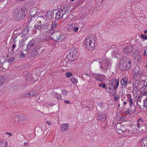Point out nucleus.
Listing matches in <instances>:
<instances>
[{"mask_svg":"<svg viewBox=\"0 0 147 147\" xmlns=\"http://www.w3.org/2000/svg\"><path fill=\"white\" fill-rule=\"evenodd\" d=\"M27 14V11L25 8L19 7L13 9L12 13L13 20L17 21L22 20Z\"/></svg>","mask_w":147,"mask_h":147,"instance_id":"obj_1","label":"nucleus"},{"mask_svg":"<svg viewBox=\"0 0 147 147\" xmlns=\"http://www.w3.org/2000/svg\"><path fill=\"white\" fill-rule=\"evenodd\" d=\"M131 65L130 59L126 57H123L120 60L119 68L121 71L127 70L131 68Z\"/></svg>","mask_w":147,"mask_h":147,"instance_id":"obj_2","label":"nucleus"},{"mask_svg":"<svg viewBox=\"0 0 147 147\" xmlns=\"http://www.w3.org/2000/svg\"><path fill=\"white\" fill-rule=\"evenodd\" d=\"M99 63L101 64L100 68L106 72L107 71L108 67L111 65V62L108 58L105 57L104 59L101 61V62H99Z\"/></svg>","mask_w":147,"mask_h":147,"instance_id":"obj_3","label":"nucleus"},{"mask_svg":"<svg viewBox=\"0 0 147 147\" xmlns=\"http://www.w3.org/2000/svg\"><path fill=\"white\" fill-rule=\"evenodd\" d=\"M77 53V49H76L75 48L72 49L71 52L66 56L67 59L72 61H75Z\"/></svg>","mask_w":147,"mask_h":147,"instance_id":"obj_4","label":"nucleus"},{"mask_svg":"<svg viewBox=\"0 0 147 147\" xmlns=\"http://www.w3.org/2000/svg\"><path fill=\"white\" fill-rule=\"evenodd\" d=\"M86 43V45L85 46L89 50H92L93 49L94 45V43L90 39H86L85 41Z\"/></svg>","mask_w":147,"mask_h":147,"instance_id":"obj_5","label":"nucleus"},{"mask_svg":"<svg viewBox=\"0 0 147 147\" xmlns=\"http://www.w3.org/2000/svg\"><path fill=\"white\" fill-rule=\"evenodd\" d=\"M119 79L113 78L110 80L111 86L114 89H117L119 84Z\"/></svg>","mask_w":147,"mask_h":147,"instance_id":"obj_6","label":"nucleus"},{"mask_svg":"<svg viewBox=\"0 0 147 147\" xmlns=\"http://www.w3.org/2000/svg\"><path fill=\"white\" fill-rule=\"evenodd\" d=\"M93 76L95 78L96 80L99 82H102L105 80L104 75L100 74L92 73Z\"/></svg>","mask_w":147,"mask_h":147,"instance_id":"obj_7","label":"nucleus"},{"mask_svg":"<svg viewBox=\"0 0 147 147\" xmlns=\"http://www.w3.org/2000/svg\"><path fill=\"white\" fill-rule=\"evenodd\" d=\"M31 15L32 16L31 19L32 20V22H34V23H33V24H34V27L35 30H33L32 33L33 34H35L37 33V32L36 30L37 29V26H36L37 24L36 22V21L37 19V18H36L37 15L35 16V14H31Z\"/></svg>","mask_w":147,"mask_h":147,"instance_id":"obj_8","label":"nucleus"},{"mask_svg":"<svg viewBox=\"0 0 147 147\" xmlns=\"http://www.w3.org/2000/svg\"><path fill=\"white\" fill-rule=\"evenodd\" d=\"M36 39H32V40H30L28 43V44L27 45V49L30 50V48L33 46H35L36 45Z\"/></svg>","mask_w":147,"mask_h":147,"instance_id":"obj_9","label":"nucleus"},{"mask_svg":"<svg viewBox=\"0 0 147 147\" xmlns=\"http://www.w3.org/2000/svg\"><path fill=\"white\" fill-rule=\"evenodd\" d=\"M133 47L132 46H126L123 49L124 52L126 54L131 53L133 50Z\"/></svg>","mask_w":147,"mask_h":147,"instance_id":"obj_10","label":"nucleus"},{"mask_svg":"<svg viewBox=\"0 0 147 147\" xmlns=\"http://www.w3.org/2000/svg\"><path fill=\"white\" fill-rule=\"evenodd\" d=\"M3 62L2 63L1 67L3 69H7L9 67V63L7 61V60L5 58V59L3 60Z\"/></svg>","mask_w":147,"mask_h":147,"instance_id":"obj_11","label":"nucleus"},{"mask_svg":"<svg viewBox=\"0 0 147 147\" xmlns=\"http://www.w3.org/2000/svg\"><path fill=\"white\" fill-rule=\"evenodd\" d=\"M24 118V115L23 114H21L15 117V121L21 122Z\"/></svg>","mask_w":147,"mask_h":147,"instance_id":"obj_12","label":"nucleus"},{"mask_svg":"<svg viewBox=\"0 0 147 147\" xmlns=\"http://www.w3.org/2000/svg\"><path fill=\"white\" fill-rule=\"evenodd\" d=\"M112 56L113 58L119 59L120 58V55L119 54L117 49H115L112 53Z\"/></svg>","mask_w":147,"mask_h":147,"instance_id":"obj_13","label":"nucleus"},{"mask_svg":"<svg viewBox=\"0 0 147 147\" xmlns=\"http://www.w3.org/2000/svg\"><path fill=\"white\" fill-rule=\"evenodd\" d=\"M69 125L68 123H65L62 124L60 128V130L62 132L65 131L68 129Z\"/></svg>","mask_w":147,"mask_h":147,"instance_id":"obj_14","label":"nucleus"},{"mask_svg":"<svg viewBox=\"0 0 147 147\" xmlns=\"http://www.w3.org/2000/svg\"><path fill=\"white\" fill-rule=\"evenodd\" d=\"M140 143L142 147H147V136L143 138Z\"/></svg>","mask_w":147,"mask_h":147,"instance_id":"obj_15","label":"nucleus"},{"mask_svg":"<svg viewBox=\"0 0 147 147\" xmlns=\"http://www.w3.org/2000/svg\"><path fill=\"white\" fill-rule=\"evenodd\" d=\"M97 115L98 120H102L103 121L105 120L106 117L105 114L101 113H98Z\"/></svg>","mask_w":147,"mask_h":147,"instance_id":"obj_16","label":"nucleus"},{"mask_svg":"<svg viewBox=\"0 0 147 147\" xmlns=\"http://www.w3.org/2000/svg\"><path fill=\"white\" fill-rule=\"evenodd\" d=\"M65 14V13H62V16H61V14L59 11H58L55 13V19L56 21L59 20L60 18L63 17V16Z\"/></svg>","mask_w":147,"mask_h":147,"instance_id":"obj_17","label":"nucleus"},{"mask_svg":"<svg viewBox=\"0 0 147 147\" xmlns=\"http://www.w3.org/2000/svg\"><path fill=\"white\" fill-rule=\"evenodd\" d=\"M30 55L33 58L37 56V46H35L30 53Z\"/></svg>","mask_w":147,"mask_h":147,"instance_id":"obj_18","label":"nucleus"},{"mask_svg":"<svg viewBox=\"0 0 147 147\" xmlns=\"http://www.w3.org/2000/svg\"><path fill=\"white\" fill-rule=\"evenodd\" d=\"M56 35L57 40H60V41H61L64 38V37L62 38L63 36H62V34H61L59 31H57L56 32Z\"/></svg>","mask_w":147,"mask_h":147,"instance_id":"obj_19","label":"nucleus"},{"mask_svg":"<svg viewBox=\"0 0 147 147\" xmlns=\"http://www.w3.org/2000/svg\"><path fill=\"white\" fill-rule=\"evenodd\" d=\"M140 69L139 66H136L134 69L133 72L136 75H137L139 74Z\"/></svg>","mask_w":147,"mask_h":147,"instance_id":"obj_20","label":"nucleus"},{"mask_svg":"<svg viewBox=\"0 0 147 147\" xmlns=\"http://www.w3.org/2000/svg\"><path fill=\"white\" fill-rule=\"evenodd\" d=\"M53 95L56 98L59 100H60L61 98V95L56 92H54L53 93Z\"/></svg>","mask_w":147,"mask_h":147,"instance_id":"obj_21","label":"nucleus"},{"mask_svg":"<svg viewBox=\"0 0 147 147\" xmlns=\"http://www.w3.org/2000/svg\"><path fill=\"white\" fill-rule=\"evenodd\" d=\"M98 86L100 87H102V88L105 89L106 91H108V90H107V88H106L107 86L106 84L104 82H101V83L99 84Z\"/></svg>","mask_w":147,"mask_h":147,"instance_id":"obj_22","label":"nucleus"},{"mask_svg":"<svg viewBox=\"0 0 147 147\" xmlns=\"http://www.w3.org/2000/svg\"><path fill=\"white\" fill-rule=\"evenodd\" d=\"M57 21L55 20L52 23L51 27V29L52 30H54V29L57 26Z\"/></svg>","mask_w":147,"mask_h":147,"instance_id":"obj_23","label":"nucleus"},{"mask_svg":"<svg viewBox=\"0 0 147 147\" xmlns=\"http://www.w3.org/2000/svg\"><path fill=\"white\" fill-rule=\"evenodd\" d=\"M37 19H38V21H37V22H39V23L41 24V21H43L45 20V18L42 16H38L37 17Z\"/></svg>","mask_w":147,"mask_h":147,"instance_id":"obj_24","label":"nucleus"},{"mask_svg":"<svg viewBox=\"0 0 147 147\" xmlns=\"http://www.w3.org/2000/svg\"><path fill=\"white\" fill-rule=\"evenodd\" d=\"M137 54H136V55L135 57V59L137 60L138 61H139L140 60H141V56L139 52H137Z\"/></svg>","mask_w":147,"mask_h":147,"instance_id":"obj_25","label":"nucleus"},{"mask_svg":"<svg viewBox=\"0 0 147 147\" xmlns=\"http://www.w3.org/2000/svg\"><path fill=\"white\" fill-rule=\"evenodd\" d=\"M71 81L73 84H76L78 82V80L74 77H72L70 79Z\"/></svg>","mask_w":147,"mask_h":147,"instance_id":"obj_26","label":"nucleus"},{"mask_svg":"<svg viewBox=\"0 0 147 147\" xmlns=\"http://www.w3.org/2000/svg\"><path fill=\"white\" fill-rule=\"evenodd\" d=\"M123 83V84L125 85H127L129 83L127 81L128 79L125 78H124L123 77L122 78V79Z\"/></svg>","mask_w":147,"mask_h":147,"instance_id":"obj_27","label":"nucleus"},{"mask_svg":"<svg viewBox=\"0 0 147 147\" xmlns=\"http://www.w3.org/2000/svg\"><path fill=\"white\" fill-rule=\"evenodd\" d=\"M27 93L28 94V95H29L28 96V97H30L31 96H33L34 94H36V92L34 91H31L30 92H27Z\"/></svg>","mask_w":147,"mask_h":147,"instance_id":"obj_28","label":"nucleus"},{"mask_svg":"<svg viewBox=\"0 0 147 147\" xmlns=\"http://www.w3.org/2000/svg\"><path fill=\"white\" fill-rule=\"evenodd\" d=\"M29 32V27L27 26L25 28L23 31V33L24 34H27V33Z\"/></svg>","mask_w":147,"mask_h":147,"instance_id":"obj_29","label":"nucleus"},{"mask_svg":"<svg viewBox=\"0 0 147 147\" xmlns=\"http://www.w3.org/2000/svg\"><path fill=\"white\" fill-rule=\"evenodd\" d=\"M26 78L27 80L29 81L32 80L31 74H30L27 73L26 75Z\"/></svg>","mask_w":147,"mask_h":147,"instance_id":"obj_30","label":"nucleus"},{"mask_svg":"<svg viewBox=\"0 0 147 147\" xmlns=\"http://www.w3.org/2000/svg\"><path fill=\"white\" fill-rule=\"evenodd\" d=\"M61 92L63 95L66 96L68 93V91L66 89H63L61 90Z\"/></svg>","mask_w":147,"mask_h":147,"instance_id":"obj_31","label":"nucleus"},{"mask_svg":"<svg viewBox=\"0 0 147 147\" xmlns=\"http://www.w3.org/2000/svg\"><path fill=\"white\" fill-rule=\"evenodd\" d=\"M7 144L6 142H0V147H7Z\"/></svg>","mask_w":147,"mask_h":147,"instance_id":"obj_32","label":"nucleus"},{"mask_svg":"<svg viewBox=\"0 0 147 147\" xmlns=\"http://www.w3.org/2000/svg\"><path fill=\"white\" fill-rule=\"evenodd\" d=\"M65 75L67 78H69L70 77L72 76L73 74L71 73L68 72L66 73Z\"/></svg>","mask_w":147,"mask_h":147,"instance_id":"obj_33","label":"nucleus"},{"mask_svg":"<svg viewBox=\"0 0 147 147\" xmlns=\"http://www.w3.org/2000/svg\"><path fill=\"white\" fill-rule=\"evenodd\" d=\"M136 82H137L136 84L137 85V86H136V85L135 86V87L136 88V90H137L138 91V87L140 84L139 80H136Z\"/></svg>","mask_w":147,"mask_h":147,"instance_id":"obj_34","label":"nucleus"},{"mask_svg":"<svg viewBox=\"0 0 147 147\" xmlns=\"http://www.w3.org/2000/svg\"><path fill=\"white\" fill-rule=\"evenodd\" d=\"M140 38L142 39H144L145 40L147 39V36L146 35H144L143 34H141Z\"/></svg>","mask_w":147,"mask_h":147,"instance_id":"obj_35","label":"nucleus"},{"mask_svg":"<svg viewBox=\"0 0 147 147\" xmlns=\"http://www.w3.org/2000/svg\"><path fill=\"white\" fill-rule=\"evenodd\" d=\"M144 121V120H142V121H137V125L138 127V128L139 129L140 128V124H142L143 122Z\"/></svg>","mask_w":147,"mask_h":147,"instance_id":"obj_36","label":"nucleus"},{"mask_svg":"<svg viewBox=\"0 0 147 147\" xmlns=\"http://www.w3.org/2000/svg\"><path fill=\"white\" fill-rule=\"evenodd\" d=\"M52 12H53V11H47L46 14V16L48 17V18L50 19L51 14Z\"/></svg>","mask_w":147,"mask_h":147,"instance_id":"obj_37","label":"nucleus"},{"mask_svg":"<svg viewBox=\"0 0 147 147\" xmlns=\"http://www.w3.org/2000/svg\"><path fill=\"white\" fill-rule=\"evenodd\" d=\"M4 80L3 76H0V85L3 84Z\"/></svg>","mask_w":147,"mask_h":147,"instance_id":"obj_38","label":"nucleus"},{"mask_svg":"<svg viewBox=\"0 0 147 147\" xmlns=\"http://www.w3.org/2000/svg\"><path fill=\"white\" fill-rule=\"evenodd\" d=\"M5 59V58L4 57H2L0 58V67H1L2 63L3 62V60Z\"/></svg>","mask_w":147,"mask_h":147,"instance_id":"obj_39","label":"nucleus"},{"mask_svg":"<svg viewBox=\"0 0 147 147\" xmlns=\"http://www.w3.org/2000/svg\"><path fill=\"white\" fill-rule=\"evenodd\" d=\"M44 25L42 24L37 26V29L40 30L44 28Z\"/></svg>","mask_w":147,"mask_h":147,"instance_id":"obj_40","label":"nucleus"},{"mask_svg":"<svg viewBox=\"0 0 147 147\" xmlns=\"http://www.w3.org/2000/svg\"><path fill=\"white\" fill-rule=\"evenodd\" d=\"M130 102V103L129 104V106L131 107L132 105H133V99L132 98H130L128 100Z\"/></svg>","mask_w":147,"mask_h":147,"instance_id":"obj_41","label":"nucleus"},{"mask_svg":"<svg viewBox=\"0 0 147 147\" xmlns=\"http://www.w3.org/2000/svg\"><path fill=\"white\" fill-rule=\"evenodd\" d=\"M15 58L14 57H11L9 58L8 59V61L9 63V62H11L12 61H13L14 60V59Z\"/></svg>","mask_w":147,"mask_h":147,"instance_id":"obj_42","label":"nucleus"},{"mask_svg":"<svg viewBox=\"0 0 147 147\" xmlns=\"http://www.w3.org/2000/svg\"><path fill=\"white\" fill-rule=\"evenodd\" d=\"M24 41L23 39H22L20 41L19 43L20 46L22 47H23L24 46Z\"/></svg>","mask_w":147,"mask_h":147,"instance_id":"obj_43","label":"nucleus"},{"mask_svg":"<svg viewBox=\"0 0 147 147\" xmlns=\"http://www.w3.org/2000/svg\"><path fill=\"white\" fill-rule=\"evenodd\" d=\"M34 9L33 8V9H32L31 10H30V14H35V16H36V14L37 13V11H36V10H35V12L33 13V11H34Z\"/></svg>","mask_w":147,"mask_h":147,"instance_id":"obj_44","label":"nucleus"},{"mask_svg":"<svg viewBox=\"0 0 147 147\" xmlns=\"http://www.w3.org/2000/svg\"><path fill=\"white\" fill-rule=\"evenodd\" d=\"M114 100L115 101H117L119 99L120 97L119 95H117L116 96H115L114 95Z\"/></svg>","mask_w":147,"mask_h":147,"instance_id":"obj_45","label":"nucleus"},{"mask_svg":"<svg viewBox=\"0 0 147 147\" xmlns=\"http://www.w3.org/2000/svg\"><path fill=\"white\" fill-rule=\"evenodd\" d=\"M53 11V12L51 13V14L50 19H52L54 17V11Z\"/></svg>","mask_w":147,"mask_h":147,"instance_id":"obj_46","label":"nucleus"},{"mask_svg":"<svg viewBox=\"0 0 147 147\" xmlns=\"http://www.w3.org/2000/svg\"><path fill=\"white\" fill-rule=\"evenodd\" d=\"M78 29H79V28L78 27H75V28H74L73 31V32H76L78 31Z\"/></svg>","mask_w":147,"mask_h":147,"instance_id":"obj_47","label":"nucleus"},{"mask_svg":"<svg viewBox=\"0 0 147 147\" xmlns=\"http://www.w3.org/2000/svg\"><path fill=\"white\" fill-rule=\"evenodd\" d=\"M147 88L146 87V86H145V85H144L141 88V91L142 90H146V88Z\"/></svg>","mask_w":147,"mask_h":147,"instance_id":"obj_48","label":"nucleus"},{"mask_svg":"<svg viewBox=\"0 0 147 147\" xmlns=\"http://www.w3.org/2000/svg\"><path fill=\"white\" fill-rule=\"evenodd\" d=\"M103 102H99L98 104V105L99 106L100 108L102 107L103 105Z\"/></svg>","mask_w":147,"mask_h":147,"instance_id":"obj_49","label":"nucleus"},{"mask_svg":"<svg viewBox=\"0 0 147 147\" xmlns=\"http://www.w3.org/2000/svg\"><path fill=\"white\" fill-rule=\"evenodd\" d=\"M22 39H23L24 40V41L27 39V37H26V36L25 35H22Z\"/></svg>","mask_w":147,"mask_h":147,"instance_id":"obj_50","label":"nucleus"},{"mask_svg":"<svg viewBox=\"0 0 147 147\" xmlns=\"http://www.w3.org/2000/svg\"><path fill=\"white\" fill-rule=\"evenodd\" d=\"M28 94L27 93V92H26L24 94H23L22 96L23 97H26L28 96H29V94L28 95Z\"/></svg>","mask_w":147,"mask_h":147,"instance_id":"obj_51","label":"nucleus"},{"mask_svg":"<svg viewBox=\"0 0 147 147\" xmlns=\"http://www.w3.org/2000/svg\"><path fill=\"white\" fill-rule=\"evenodd\" d=\"M20 56L21 57V58H24L25 57V55L23 53H21L20 54Z\"/></svg>","mask_w":147,"mask_h":147,"instance_id":"obj_52","label":"nucleus"},{"mask_svg":"<svg viewBox=\"0 0 147 147\" xmlns=\"http://www.w3.org/2000/svg\"><path fill=\"white\" fill-rule=\"evenodd\" d=\"M141 93L143 95H145L146 96H147V94H146V93H145V91L143 92V91H141Z\"/></svg>","mask_w":147,"mask_h":147,"instance_id":"obj_53","label":"nucleus"},{"mask_svg":"<svg viewBox=\"0 0 147 147\" xmlns=\"http://www.w3.org/2000/svg\"><path fill=\"white\" fill-rule=\"evenodd\" d=\"M64 11L65 12H68L69 11V8L68 7H67L65 8H64Z\"/></svg>","mask_w":147,"mask_h":147,"instance_id":"obj_54","label":"nucleus"},{"mask_svg":"<svg viewBox=\"0 0 147 147\" xmlns=\"http://www.w3.org/2000/svg\"><path fill=\"white\" fill-rule=\"evenodd\" d=\"M127 110L128 111H129V115H131V110L130 109H127Z\"/></svg>","mask_w":147,"mask_h":147,"instance_id":"obj_55","label":"nucleus"},{"mask_svg":"<svg viewBox=\"0 0 147 147\" xmlns=\"http://www.w3.org/2000/svg\"><path fill=\"white\" fill-rule=\"evenodd\" d=\"M16 45L15 44H13L12 45V48H13V49L12 50V51H13L14 49L16 47Z\"/></svg>","mask_w":147,"mask_h":147,"instance_id":"obj_56","label":"nucleus"},{"mask_svg":"<svg viewBox=\"0 0 147 147\" xmlns=\"http://www.w3.org/2000/svg\"><path fill=\"white\" fill-rule=\"evenodd\" d=\"M82 77V79L83 80H85V79L84 78L85 77V75H84V74L83 75H82L81 76Z\"/></svg>","mask_w":147,"mask_h":147,"instance_id":"obj_57","label":"nucleus"},{"mask_svg":"<svg viewBox=\"0 0 147 147\" xmlns=\"http://www.w3.org/2000/svg\"><path fill=\"white\" fill-rule=\"evenodd\" d=\"M125 115H127L128 114L129 115V111H126L125 113Z\"/></svg>","mask_w":147,"mask_h":147,"instance_id":"obj_58","label":"nucleus"},{"mask_svg":"<svg viewBox=\"0 0 147 147\" xmlns=\"http://www.w3.org/2000/svg\"><path fill=\"white\" fill-rule=\"evenodd\" d=\"M111 87H109L108 86V89L110 91L111 90H112V91H113L114 90H115V89H113L111 88Z\"/></svg>","mask_w":147,"mask_h":147,"instance_id":"obj_59","label":"nucleus"},{"mask_svg":"<svg viewBox=\"0 0 147 147\" xmlns=\"http://www.w3.org/2000/svg\"><path fill=\"white\" fill-rule=\"evenodd\" d=\"M30 3H31V6L33 5L34 4V2L33 1H30Z\"/></svg>","mask_w":147,"mask_h":147,"instance_id":"obj_60","label":"nucleus"},{"mask_svg":"<svg viewBox=\"0 0 147 147\" xmlns=\"http://www.w3.org/2000/svg\"><path fill=\"white\" fill-rule=\"evenodd\" d=\"M64 102H65V103L67 104L68 103L70 104V102L68 100H65L64 101Z\"/></svg>","mask_w":147,"mask_h":147,"instance_id":"obj_61","label":"nucleus"},{"mask_svg":"<svg viewBox=\"0 0 147 147\" xmlns=\"http://www.w3.org/2000/svg\"><path fill=\"white\" fill-rule=\"evenodd\" d=\"M64 9H61L60 10H59V11H59V12L60 13H61V12L63 11H64Z\"/></svg>","mask_w":147,"mask_h":147,"instance_id":"obj_62","label":"nucleus"},{"mask_svg":"<svg viewBox=\"0 0 147 147\" xmlns=\"http://www.w3.org/2000/svg\"><path fill=\"white\" fill-rule=\"evenodd\" d=\"M6 134H8L9 135V136H12V134H11V133L10 132H9V133H8V132H7L6 133Z\"/></svg>","mask_w":147,"mask_h":147,"instance_id":"obj_63","label":"nucleus"},{"mask_svg":"<svg viewBox=\"0 0 147 147\" xmlns=\"http://www.w3.org/2000/svg\"><path fill=\"white\" fill-rule=\"evenodd\" d=\"M127 96H128V98L130 99V98H131V95H130V94H128Z\"/></svg>","mask_w":147,"mask_h":147,"instance_id":"obj_64","label":"nucleus"}]
</instances>
